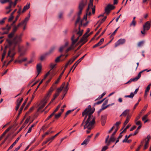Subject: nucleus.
I'll use <instances>...</instances> for the list:
<instances>
[{
	"instance_id": "a19ab883",
	"label": "nucleus",
	"mask_w": 151,
	"mask_h": 151,
	"mask_svg": "<svg viewBox=\"0 0 151 151\" xmlns=\"http://www.w3.org/2000/svg\"><path fill=\"white\" fill-rule=\"evenodd\" d=\"M64 55H61L57 57L56 59L55 60V61L56 63L59 62L60 61V58L63 56H64Z\"/></svg>"
},
{
	"instance_id": "423d86ee",
	"label": "nucleus",
	"mask_w": 151,
	"mask_h": 151,
	"mask_svg": "<svg viewBox=\"0 0 151 151\" xmlns=\"http://www.w3.org/2000/svg\"><path fill=\"white\" fill-rule=\"evenodd\" d=\"M86 4V2L85 0H82L80 2L78 6L79 12L78 14L79 15L81 14L82 10Z\"/></svg>"
},
{
	"instance_id": "dca6fc26",
	"label": "nucleus",
	"mask_w": 151,
	"mask_h": 151,
	"mask_svg": "<svg viewBox=\"0 0 151 151\" xmlns=\"http://www.w3.org/2000/svg\"><path fill=\"white\" fill-rule=\"evenodd\" d=\"M20 137H17L16 139V140L15 141V142L10 146L9 147L7 151H8L9 150H10L12 149L13 147L16 145V144L18 142V140L20 138Z\"/></svg>"
},
{
	"instance_id": "4c0bfd02",
	"label": "nucleus",
	"mask_w": 151,
	"mask_h": 151,
	"mask_svg": "<svg viewBox=\"0 0 151 151\" xmlns=\"http://www.w3.org/2000/svg\"><path fill=\"white\" fill-rule=\"evenodd\" d=\"M28 98H27L25 100L24 102L22 104V105L21 106V108H22L23 109L25 105L27 102L28 100Z\"/></svg>"
},
{
	"instance_id": "e433bc0d",
	"label": "nucleus",
	"mask_w": 151,
	"mask_h": 151,
	"mask_svg": "<svg viewBox=\"0 0 151 151\" xmlns=\"http://www.w3.org/2000/svg\"><path fill=\"white\" fill-rule=\"evenodd\" d=\"M115 140V138L114 137L111 136L109 141L108 142V143H109L111 142H114Z\"/></svg>"
},
{
	"instance_id": "a211bd4d",
	"label": "nucleus",
	"mask_w": 151,
	"mask_h": 151,
	"mask_svg": "<svg viewBox=\"0 0 151 151\" xmlns=\"http://www.w3.org/2000/svg\"><path fill=\"white\" fill-rule=\"evenodd\" d=\"M21 8H20L18 12L17 13H18V14L17 15V16L16 17V21H14L12 23V24L11 25H13L14 24L16 21L18 19L19 16L20 14L21 13Z\"/></svg>"
},
{
	"instance_id": "bf43d9fd",
	"label": "nucleus",
	"mask_w": 151,
	"mask_h": 151,
	"mask_svg": "<svg viewBox=\"0 0 151 151\" xmlns=\"http://www.w3.org/2000/svg\"><path fill=\"white\" fill-rule=\"evenodd\" d=\"M101 45V44H100L99 42L97 43V44H95L93 46V48H95L97 47H98L100 45Z\"/></svg>"
},
{
	"instance_id": "58836bf2",
	"label": "nucleus",
	"mask_w": 151,
	"mask_h": 151,
	"mask_svg": "<svg viewBox=\"0 0 151 151\" xmlns=\"http://www.w3.org/2000/svg\"><path fill=\"white\" fill-rule=\"evenodd\" d=\"M135 124L137 125H142V123L140 121H134Z\"/></svg>"
},
{
	"instance_id": "412c9836",
	"label": "nucleus",
	"mask_w": 151,
	"mask_h": 151,
	"mask_svg": "<svg viewBox=\"0 0 151 151\" xmlns=\"http://www.w3.org/2000/svg\"><path fill=\"white\" fill-rule=\"evenodd\" d=\"M65 85V83H63L62 87H60V88H58L57 89L56 91V93H58V94H59V93L61 92L62 90H63L64 86Z\"/></svg>"
},
{
	"instance_id": "aec40b11",
	"label": "nucleus",
	"mask_w": 151,
	"mask_h": 151,
	"mask_svg": "<svg viewBox=\"0 0 151 151\" xmlns=\"http://www.w3.org/2000/svg\"><path fill=\"white\" fill-rule=\"evenodd\" d=\"M71 60H70L65 65V68L64 69V70H63V71L62 72V73H61V74H60V77H62V75H63L65 70V69L69 65V64L70 63V62L71 61Z\"/></svg>"
},
{
	"instance_id": "0e129e2a",
	"label": "nucleus",
	"mask_w": 151,
	"mask_h": 151,
	"mask_svg": "<svg viewBox=\"0 0 151 151\" xmlns=\"http://www.w3.org/2000/svg\"><path fill=\"white\" fill-rule=\"evenodd\" d=\"M50 71H49L48 72H47V73L45 74V76H44V78H43V79L45 80L47 76L50 74Z\"/></svg>"
},
{
	"instance_id": "c85d7f7f",
	"label": "nucleus",
	"mask_w": 151,
	"mask_h": 151,
	"mask_svg": "<svg viewBox=\"0 0 151 151\" xmlns=\"http://www.w3.org/2000/svg\"><path fill=\"white\" fill-rule=\"evenodd\" d=\"M132 136V134H129V135L128 136H127V135H126L125 136V138L123 140L122 142H126L128 139Z\"/></svg>"
},
{
	"instance_id": "ea45409f",
	"label": "nucleus",
	"mask_w": 151,
	"mask_h": 151,
	"mask_svg": "<svg viewBox=\"0 0 151 151\" xmlns=\"http://www.w3.org/2000/svg\"><path fill=\"white\" fill-rule=\"evenodd\" d=\"M61 113H59L57 114H55V119H58L61 115Z\"/></svg>"
},
{
	"instance_id": "39448f33",
	"label": "nucleus",
	"mask_w": 151,
	"mask_h": 151,
	"mask_svg": "<svg viewBox=\"0 0 151 151\" xmlns=\"http://www.w3.org/2000/svg\"><path fill=\"white\" fill-rule=\"evenodd\" d=\"M151 23V21H147L146 23L143 25V31H141V33L143 35H144L145 33V31L148 30L150 27V25Z\"/></svg>"
},
{
	"instance_id": "20e7f679",
	"label": "nucleus",
	"mask_w": 151,
	"mask_h": 151,
	"mask_svg": "<svg viewBox=\"0 0 151 151\" xmlns=\"http://www.w3.org/2000/svg\"><path fill=\"white\" fill-rule=\"evenodd\" d=\"M147 71V72H149L151 71V70H148L147 69L144 70L141 72H140L138 74L137 76L135 78L131 79L127 82L125 83L124 84H126L128 83H130L132 81H137L141 77V74L144 71Z\"/></svg>"
},
{
	"instance_id": "774afa93",
	"label": "nucleus",
	"mask_w": 151,
	"mask_h": 151,
	"mask_svg": "<svg viewBox=\"0 0 151 151\" xmlns=\"http://www.w3.org/2000/svg\"><path fill=\"white\" fill-rule=\"evenodd\" d=\"M147 105H146L145 106L144 108L142 109V110H141L142 111H145L146 109H147Z\"/></svg>"
},
{
	"instance_id": "cd10ccee",
	"label": "nucleus",
	"mask_w": 151,
	"mask_h": 151,
	"mask_svg": "<svg viewBox=\"0 0 151 151\" xmlns=\"http://www.w3.org/2000/svg\"><path fill=\"white\" fill-rule=\"evenodd\" d=\"M78 45V44H77L75 46H73L72 45H71L70 47L67 49V50H66V52H67L73 49L75 47H76Z\"/></svg>"
},
{
	"instance_id": "e2e57ef3",
	"label": "nucleus",
	"mask_w": 151,
	"mask_h": 151,
	"mask_svg": "<svg viewBox=\"0 0 151 151\" xmlns=\"http://www.w3.org/2000/svg\"><path fill=\"white\" fill-rule=\"evenodd\" d=\"M93 0H90V2L89 4V6H93Z\"/></svg>"
},
{
	"instance_id": "3c124183",
	"label": "nucleus",
	"mask_w": 151,
	"mask_h": 151,
	"mask_svg": "<svg viewBox=\"0 0 151 151\" xmlns=\"http://www.w3.org/2000/svg\"><path fill=\"white\" fill-rule=\"evenodd\" d=\"M61 77H60V76L58 78L57 81L55 82V83L53 84H54V86H55V84H57L58 83Z\"/></svg>"
},
{
	"instance_id": "09e8293b",
	"label": "nucleus",
	"mask_w": 151,
	"mask_h": 151,
	"mask_svg": "<svg viewBox=\"0 0 151 151\" xmlns=\"http://www.w3.org/2000/svg\"><path fill=\"white\" fill-rule=\"evenodd\" d=\"M7 133V132H6L5 131L4 132L3 134L0 137V139L1 140L2 139L3 137Z\"/></svg>"
},
{
	"instance_id": "72a5a7b5",
	"label": "nucleus",
	"mask_w": 151,
	"mask_h": 151,
	"mask_svg": "<svg viewBox=\"0 0 151 151\" xmlns=\"http://www.w3.org/2000/svg\"><path fill=\"white\" fill-rule=\"evenodd\" d=\"M105 99V98L104 99L102 100L99 101L96 103H95L94 104V106L96 105L97 104H101Z\"/></svg>"
},
{
	"instance_id": "5fc2aeb1",
	"label": "nucleus",
	"mask_w": 151,
	"mask_h": 151,
	"mask_svg": "<svg viewBox=\"0 0 151 151\" xmlns=\"http://www.w3.org/2000/svg\"><path fill=\"white\" fill-rule=\"evenodd\" d=\"M121 122L120 121L117 122L114 126H115L116 127H119V125L121 124Z\"/></svg>"
},
{
	"instance_id": "4d7b16f0",
	"label": "nucleus",
	"mask_w": 151,
	"mask_h": 151,
	"mask_svg": "<svg viewBox=\"0 0 151 151\" xmlns=\"http://www.w3.org/2000/svg\"><path fill=\"white\" fill-rule=\"evenodd\" d=\"M69 85V82H68L65 88H64V91H67L68 90V86Z\"/></svg>"
},
{
	"instance_id": "8fccbe9b",
	"label": "nucleus",
	"mask_w": 151,
	"mask_h": 151,
	"mask_svg": "<svg viewBox=\"0 0 151 151\" xmlns=\"http://www.w3.org/2000/svg\"><path fill=\"white\" fill-rule=\"evenodd\" d=\"M56 64H53L51 63L50 64V68H51V70H52L55 66Z\"/></svg>"
},
{
	"instance_id": "2eb2a0df",
	"label": "nucleus",
	"mask_w": 151,
	"mask_h": 151,
	"mask_svg": "<svg viewBox=\"0 0 151 151\" xmlns=\"http://www.w3.org/2000/svg\"><path fill=\"white\" fill-rule=\"evenodd\" d=\"M131 117V116L129 115H128L127 116V117L126 119L124 122L123 124V128H124L126 124L128 123L129 122L130 118Z\"/></svg>"
},
{
	"instance_id": "7ed1b4c3",
	"label": "nucleus",
	"mask_w": 151,
	"mask_h": 151,
	"mask_svg": "<svg viewBox=\"0 0 151 151\" xmlns=\"http://www.w3.org/2000/svg\"><path fill=\"white\" fill-rule=\"evenodd\" d=\"M14 48L12 49H9L7 58L9 57L11 59L8 62L7 65L9 64L14 60V57L16 54L15 51H14Z\"/></svg>"
},
{
	"instance_id": "a878e982",
	"label": "nucleus",
	"mask_w": 151,
	"mask_h": 151,
	"mask_svg": "<svg viewBox=\"0 0 151 151\" xmlns=\"http://www.w3.org/2000/svg\"><path fill=\"white\" fill-rule=\"evenodd\" d=\"M14 34L15 33L12 31L8 35V38H7V39H12L11 38H12L14 36Z\"/></svg>"
},
{
	"instance_id": "4468645a",
	"label": "nucleus",
	"mask_w": 151,
	"mask_h": 151,
	"mask_svg": "<svg viewBox=\"0 0 151 151\" xmlns=\"http://www.w3.org/2000/svg\"><path fill=\"white\" fill-rule=\"evenodd\" d=\"M150 112H149L147 114L145 115L142 118V121H144V123H146L148 121V119H147V117L150 114Z\"/></svg>"
},
{
	"instance_id": "0eeeda50",
	"label": "nucleus",
	"mask_w": 151,
	"mask_h": 151,
	"mask_svg": "<svg viewBox=\"0 0 151 151\" xmlns=\"http://www.w3.org/2000/svg\"><path fill=\"white\" fill-rule=\"evenodd\" d=\"M54 84H53L52 86L51 87L48 92H47L45 97V100L47 101L51 95L52 92L54 90V88L53 87Z\"/></svg>"
},
{
	"instance_id": "864d4df0",
	"label": "nucleus",
	"mask_w": 151,
	"mask_h": 151,
	"mask_svg": "<svg viewBox=\"0 0 151 151\" xmlns=\"http://www.w3.org/2000/svg\"><path fill=\"white\" fill-rule=\"evenodd\" d=\"M80 17L79 16V15L78 14V17L77 19L75 22V25H77V23L79 22V21H80Z\"/></svg>"
},
{
	"instance_id": "6e6552de",
	"label": "nucleus",
	"mask_w": 151,
	"mask_h": 151,
	"mask_svg": "<svg viewBox=\"0 0 151 151\" xmlns=\"http://www.w3.org/2000/svg\"><path fill=\"white\" fill-rule=\"evenodd\" d=\"M88 36L89 35H86L85 34H84L83 36L79 42H82V45H84L87 41V39Z\"/></svg>"
},
{
	"instance_id": "473e14b6",
	"label": "nucleus",
	"mask_w": 151,
	"mask_h": 151,
	"mask_svg": "<svg viewBox=\"0 0 151 151\" xmlns=\"http://www.w3.org/2000/svg\"><path fill=\"white\" fill-rule=\"evenodd\" d=\"M79 56V55H78L77 56H76V57H74L73 58L71 59L70 60H71L70 62V63L69 64V65H70Z\"/></svg>"
},
{
	"instance_id": "69168bd1",
	"label": "nucleus",
	"mask_w": 151,
	"mask_h": 151,
	"mask_svg": "<svg viewBox=\"0 0 151 151\" xmlns=\"http://www.w3.org/2000/svg\"><path fill=\"white\" fill-rule=\"evenodd\" d=\"M65 48V47L63 46L60 47L59 49V51L60 52H62L63 49Z\"/></svg>"
},
{
	"instance_id": "b1692460",
	"label": "nucleus",
	"mask_w": 151,
	"mask_h": 151,
	"mask_svg": "<svg viewBox=\"0 0 151 151\" xmlns=\"http://www.w3.org/2000/svg\"><path fill=\"white\" fill-rule=\"evenodd\" d=\"M20 25H21V23H19L17 26H14L13 28L12 32L15 33L17 30Z\"/></svg>"
},
{
	"instance_id": "79ce46f5",
	"label": "nucleus",
	"mask_w": 151,
	"mask_h": 151,
	"mask_svg": "<svg viewBox=\"0 0 151 151\" xmlns=\"http://www.w3.org/2000/svg\"><path fill=\"white\" fill-rule=\"evenodd\" d=\"M14 16L13 13H11L10 17L8 19V22H10L14 18Z\"/></svg>"
},
{
	"instance_id": "9d476101",
	"label": "nucleus",
	"mask_w": 151,
	"mask_h": 151,
	"mask_svg": "<svg viewBox=\"0 0 151 151\" xmlns=\"http://www.w3.org/2000/svg\"><path fill=\"white\" fill-rule=\"evenodd\" d=\"M86 54L84 55L81 58L79 59L75 63L74 65L73 66L72 68H71L70 70H71L72 68L75 66L74 69L76 68V67L77 66V65H78V64L83 59L84 57L86 55ZM71 70H70V71Z\"/></svg>"
},
{
	"instance_id": "a18cd8bd",
	"label": "nucleus",
	"mask_w": 151,
	"mask_h": 151,
	"mask_svg": "<svg viewBox=\"0 0 151 151\" xmlns=\"http://www.w3.org/2000/svg\"><path fill=\"white\" fill-rule=\"evenodd\" d=\"M60 106H61L60 104L59 105L57 106V107L56 109H55V110H54V111L53 112V113H54V114H55V113L59 109L60 107Z\"/></svg>"
},
{
	"instance_id": "6e6d98bb",
	"label": "nucleus",
	"mask_w": 151,
	"mask_h": 151,
	"mask_svg": "<svg viewBox=\"0 0 151 151\" xmlns=\"http://www.w3.org/2000/svg\"><path fill=\"white\" fill-rule=\"evenodd\" d=\"M143 142L142 141V142H141V145H140L138 147V148H137V150H136V151H139V150L141 146H142L143 144Z\"/></svg>"
},
{
	"instance_id": "393cba45",
	"label": "nucleus",
	"mask_w": 151,
	"mask_h": 151,
	"mask_svg": "<svg viewBox=\"0 0 151 151\" xmlns=\"http://www.w3.org/2000/svg\"><path fill=\"white\" fill-rule=\"evenodd\" d=\"M89 141L90 140H89L88 139L86 138L81 143V145H86L88 143Z\"/></svg>"
},
{
	"instance_id": "f8f14e48",
	"label": "nucleus",
	"mask_w": 151,
	"mask_h": 151,
	"mask_svg": "<svg viewBox=\"0 0 151 151\" xmlns=\"http://www.w3.org/2000/svg\"><path fill=\"white\" fill-rule=\"evenodd\" d=\"M37 70L38 74L37 76H38L39 74L41 72L42 69V65L40 63L38 64L37 65Z\"/></svg>"
},
{
	"instance_id": "338daca9",
	"label": "nucleus",
	"mask_w": 151,
	"mask_h": 151,
	"mask_svg": "<svg viewBox=\"0 0 151 151\" xmlns=\"http://www.w3.org/2000/svg\"><path fill=\"white\" fill-rule=\"evenodd\" d=\"M55 137L54 136H53L50 138H49L48 139L49 140V141L51 140L52 141V140H53L54 138H55Z\"/></svg>"
},
{
	"instance_id": "9b49d317",
	"label": "nucleus",
	"mask_w": 151,
	"mask_h": 151,
	"mask_svg": "<svg viewBox=\"0 0 151 151\" xmlns=\"http://www.w3.org/2000/svg\"><path fill=\"white\" fill-rule=\"evenodd\" d=\"M11 29V27L9 26L8 25H7L5 27H3L1 28V29L3 30H4L5 29H7V31L3 32L2 35H4L5 34H7L8 33L9 31Z\"/></svg>"
},
{
	"instance_id": "7c9ffc66",
	"label": "nucleus",
	"mask_w": 151,
	"mask_h": 151,
	"mask_svg": "<svg viewBox=\"0 0 151 151\" xmlns=\"http://www.w3.org/2000/svg\"><path fill=\"white\" fill-rule=\"evenodd\" d=\"M47 55V53H46L44 55H41L40 58L41 60L42 61L45 60L46 57V55Z\"/></svg>"
},
{
	"instance_id": "1a4fd4ad",
	"label": "nucleus",
	"mask_w": 151,
	"mask_h": 151,
	"mask_svg": "<svg viewBox=\"0 0 151 151\" xmlns=\"http://www.w3.org/2000/svg\"><path fill=\"white\" fill-rule=\"evenodd\" d=\"M125 42V40L124 39H119L115 44V47H117L118 45L124 44Z\"/></svg>"
},
{
	"instance_id": "bb28decb",
	"label": "nucleus",
	"mask_w": 151,
	"mask_h": 151,
	"mask_svg": "<svg viewBox=\"0 0 151 151\" xmlns=\"http://www.w3.org/2000/svg\"><path fill=\"white\" fill-rule=\"evenodd\" d=\"M9 46L8 45L5 46L4 49L3 51V52L2 54V56H5L6 52V49Z\"/></svg>"
},
{
	"instance_id": "680f3d73",
	"label": "nucleus",
	"mask_w": 151,
	"mask_h": 151,
	"mask_svg": "<svg viewBox=\"0 0 151 151\" xmlns=\"http://www.w3.org/2000/svg\"><path fill=\"white\" fill-rule=\"evenodd\" d=\"M104 41V39L103 38H101V40H100L99 41V42L101 44V45L103 43Z\"/></svg>"
},
{
	"instance_id": "13d9d810",
	"label": "nucleus",
	"mask_w": 151,
	"mask_h": 151,
	"mask_svg": "<svg viewBox=\"0 0 151 151\" xmlns=\"http://www.w3.org/2000/svg\"><path fill=\"white\" fill-rule=\"evenodd\" d=\"M59 95L58 93L55 92L53 95V99H55Z\"/></svg>"
},
{
	"instance_id": "c03bdc74",
	"label": "nucleus",
	"mask_w": 151,
	"mask_h": 151,
	"mask_svg": "<svg viewBox=\"0 0 151 151\" xmlns=\"http://www.w3.org/2000/svg\"><path fill=\"white\" fill-rule=\"evenodd\" d=\"M54 115V113H52L49 116H48L47 118L45 121H47L48 120L50 119Z\"/></svg>"
},
{
	"instance_id": "f704fd0d",
	"label": "nucleus",
	"mask_w": 151,
	"mask_h": 151,
	"mask_svg": "<svg viewBox=\"0 0 151 151\" xmlns=\"http://www.w3.org/2000/svg\"><path fill=\"white\" fill-rule=\"evenodd\" d=\"M150 85H148L145 89V93H146V95L147 94V93L149 92V91L150 89Z\"/></svg>"
},
{
	"instance_id": "de8ad7c7",
	"label": "nucleus",
	"mask_w": 151,
	"mask_h": 151,
	"mask_svg": "<svg viewBox=\"0 0 151 151\" xmlns=\"http://www.w3.org/2000/svg\"><path fill=\"white\" fill-rule=\"evenodd\" d=\"M136 22L135 21H132V22L130 24V26H135L136 25Z\"/></svg>"
},
{
	"instance_id": "f257e3e1",
	"label": "nucleus",
	"mask_w": 151,
	"mask_h": 151,
	"mask_svg": "<svg viewBox=\"0 0 151 151\" xmlns=\"http://www.w3.org/2000/svg\"><path fill=\"white\" fill-rule=\"evenodd\" d=\"M95 110L94 108H92L91 106L89 105L82 113V116H84L85 118L81 125V126H83L84 124H85L84 129H88L86 131L87 134L90 132V130L92 128L95 122V118L92 115Z\"/></svg>"
},
{
	"instance_id": "c756f323",
	"label": "nucleus",
	"mask_w": 151,
	"mask_h": 151,
	"mask_svg": "<svg viewBox=\"0 0 151 151\" xmlns=\"http://www.w3.org/2000/svg\"><path fill=\"white\" fill-rule=\"evenodd\" d=\"M111 10L109 8V6L107 5L105 9V12L106 14H108L110 12Z\"/></svg>"
},
{
	"instance_id": "f03ea898",
	"label": "nucleus",
	"mask_w": 151,
	"mask_h": 151,
	"mask_svg": "<svg viewBox=\"0 0 151 151\" xmlns=\"http://www.w3.org/2000/svg\"><path fill=\"white\" fill-rule=\"evenodd\" d=\"M6 41L8 45L10 47L9 49H12L14 48V51H15L16 47L17 45L19 46V44L22 41L21 36L16 35L12 39H6Z\"/></svg>"
},
{
	"instance_id": "37998d69",
	"label": "nucleus",
	"mask_w": 151,
	"mask_h": 151,
	"mask_svg": "<svg viewBox=\"0 0 151 151\" xmlns=\"http://www.w3.org/2000/svg\"><path fill=\"white\" fill-rule=\"evenodd\" d=\"M108 6H109V8L111 10H113L115 8L114 6L112 5L108 4Z\"/></svg>"
},
{
	"instance_id": "052dcab7",
	"label": "nucleus",
	"mask_w": 151,
	"mask_h": 151,
	"mask_svg": "<svg viewBox=\"0 0 151 151\" xmlns=\"http://www.w3.org/2000/svg\"><path fill=\"white\" fill-rule=\"evenodd\" d=\"M72 43L71 44V45H72L73 46H74V44L75 43H76V41L75 40H72Z\"/></svg>"
},
{
	"instance_id": "f3484780",
	"label": "nucleus",
	"mask_w": 151,
	"mask_h": 151,
	"mask_svg": "<svg viewBox=\"0 0 151 151\" xmlns=\"http://www.w3.org/2000/svg\"><path fill=\"white\" fill-rule=\"evenodd\" d=\"M108 99H107L103 103L102 105V109H105L108 107V106L106 105L108 103Z\"/></svg>"
},
{
	"instance_id": "49530a36",
	"label": "nucleus",
	"mask_w": 151,
	"mask_h": 151,
	"mask_svg": "<svg viewBox=\"0 0 151 151\" xmlns=\"http://www.w3.org/2000/svg\"><path fill=\"white\" fill-rule=\"evenodd\" d=\"M144 42V41H143L139 42L138 44V46L139 47H140L142 46L143 45Z\"/></svg>"
},
{
	"instance_id": "2f4dec72",
	"label": "nucleus",
	"mask_w": 151,
	"mask_h": 151,
	"mask_svg": "<svg viewBox=\"0 0 151 151\" xmlns=\"http://www.w3.org/2000/svg\"><path fill=\"white\" fill-rule=\"evenodd\" d=\"M134 96V94L132 93V92L129 95H125L124 96V97L125 98H132Z\"/></svg>"
},
{
	"instance_id": "5701e85b",
	"label": "nucleus",
	"mask_w": 151,
	"mask_h": 151,
	"mask_svg": "<svg viewBox=\"0 0 151 151\" xmlns=\"http://www.w3.org/2000/svg\"><path fill=\"white\" fill-rule=\"evenodd\" d=\"M129 109H127L123 112L122 114L120 116H125L129 114Z\"/></svg>"
},
{
	"instance_id": "4be33fe9",
	"label": "nucleus",
	"mask_w": 151,
	"mask_h": 151,
	"mask_svg": "<svg viewBox=\"0 0 151 151\" xmlns=\"http://www.w3.org/2000/svg\"><path fill=\"white\" fill-rule=\"evenodd\" d=\"M46 101L44 102L37 109V111H39L40 110L42 109L45 105L46 103H47V101Z\"/></svg>"
},
{
	"instance_id": "6ab92c4d",
	"label": "nucleus",
	"mask_w": 151,
	"mask_h": 151,
	"mask_svg": "<svg viewBox=\"0 0 151 151\" xmlns=\"http://www.w3.org/2000/svg\"><path fill=\"white\" fill-rule=\"evenodd\" d=\"M30 4L29 3H27L26 6H24L22 12L24 13L30 7Z\"/></svg>"
},
{
	"instance_id": "ddd939ff",
	"label": "nucleus",
	"mask_w": 151,
	"mask_h": 151,
	"mask_svg": "<svg viewBox=\"0 0 151 151\" xmlns=\"http://www.w3.org/2000/svg\"><path fill=\"white\" fill-rule=\"evenodd\" d=\"M29 16L28 17H26L24 20L22 22L19 23H21V25H26L30 17V14H29Z\"/></svg>"
},
{
	"instance_id": "603ef678",
	"label": "nucleus",
	"mask_w": 151,
	"mask_h": 151,
	"mask_svg": "<svg viewBox=\"0 0 151 151\" xmlns=\"http://www.w3.org/2000/svg\"><path fill=\"white\" fill-rule=\"evenodd\" d=\"M22 143L20 144L19 145L17 148H16L13 151H17L22 147Z\"/></svg>"
},
{
	"instance_id": "c9c22d12",
	"label": "nucleus",
	"mask_w": 151,
	"mask_h": 151,
	"mask_svg": "<svg viewBox=\"0 0 151 151\" xmlns=\"http://www.w3.org/2000/svg\"><path fill=\"white\" fill-rule=\"evenodd\" d=\"M106 93H103L97 99H96L95 100V101H96L98 100L99 99L101 98H102L105 95Z\"/></svg>"
}]
</instances>
